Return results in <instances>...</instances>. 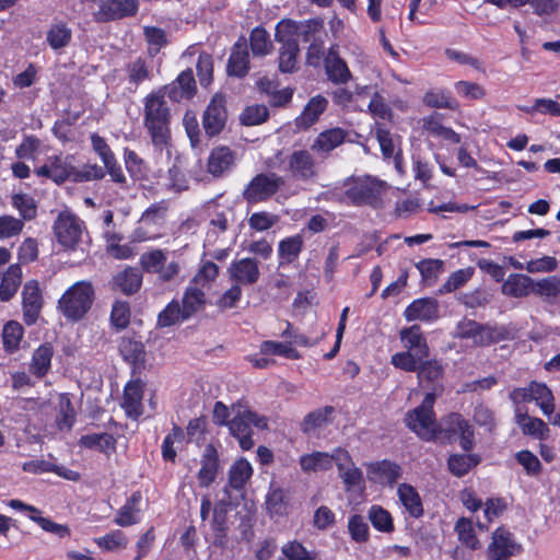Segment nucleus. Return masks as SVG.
Segmentation results:
<instances>
[{
	"instance_id": "obj_42",
	"label": "nucleus",
	"mask_w": 560,
	"mask_h": 560,
	"mask_svg": "<svg viewBox=\"0 0 560 560\" xmlns=\"http://www.w3.org/2000/svg\"><path fill=\"white\" fill-rule=\"evenodd\" d=\"M303 244L301 235L289 236L280 241L278 245L280 265L293 262L302 252Z\"/></svg>"
},
{
	"instance_id": "obj_61",
	"label": "nucleus",
	"mask_w": 560,
	"mask_h": 560,
	"mask_svg": "<svg viewBox=\"0 0 560 560\" xmlns=\"http://www.w3.org/2000/svg\"><path fill=\"white\" fill-rule=\"evenodd\" d=\"M417 375L419 382L429 381L434 382L442 377L443 375V366L441 362L436 359L427 360L423 359L420 361L419 368L417 369Z\"/></svg>"
},
{
	"instance_id": "obj_10",
	"label": "nucleus",
	"mask_w": 560,
	"mask_h": 560,
	"mask_svg": "<svg viewBox=\"0 0 560 560\" xmlns=\"http://www.w3.org/2000/svg\"><path fill=\"white\" fill-rule=\"evenodd\" d=\"M140 265L143 270L150 273L158 275L162 281H171L180 271V266L177 261H167V255L162 249H152L145 252L140 257Z\"/></svg>"
},
{
	"instance_id": "obj_59",
	"label": "nucleus",
	"mask_w": 560,
	"mask_h": 560,
	"mask_svg": "<svg viewBox=\"0 0 560 560\" xmlns=\"http://www.w3.org/2000/svg\"><path fill=\"white\" fill-rule=\"evenodd\" d=\"M373 527L380 532L389 533L394 529L393 518L388 511L380 505H372L368 513Z\"/></svg>"
},
{
	"instance_id": "obj_63",
	"label": "nucleus",
	"mask_w": 560,
	"mask_h": 560,
	"mask_svg": "<svg viewBox=\"0 0 560 560\" xmlns=\"http://www.w3.org/2000/svg\"><path fill=\"white\" fill-rule=\"evenodd\" d=\"M268 116L269 112L265 105H250L242 112L240 120L245 126H256L266 121Z\"/></svg>"
},
{
	"instance_id": "obj_7",
	"label": "nucleus",
	"mask_w": 560,
	"mask_h": 560,
	"mask_svg": "<svg viewBox=\"0 0 560 560\" xmlns=\"http://www.w3.org/2000/svg\"><path fill=\"white\" fill-rule=\"evenodd\" d=\"M166 209L159 205L149 207L139 219L130 234L133 243L153 241L163 235Z\"/></svg>"
},
{
	"instance_id": "obj_37",
	"label": "nucleus",
	"mask_w": 560,
	"mask_h": 560,
	"mask_svg": "<svg viewBox=\"0 0 560 560\" xmlns=\"http://www.w3.org/2000/svg\"><path fill=\"white\" fill-rule=\"evenodd\" d=\"M327 105L328 101L324 96L316 95L312 97L305 105L302 114L296 118L298 125L304 128L310 127L318 120Z\"/></svg>"
},
{
	"instance_id": "obj_18",
	"label": "nucleus",
	"mask_w": 560,
	"mask_h": 560,
	"mask_svg": "<svg viewBox=\"0 0 560 560\" xmlns=\"http://www.w3.org/2000/svg\"><path fill=\"white\" fill-rule=\"evenodd\" d=\"M404 316L408 322L434 320L439 317V302L432 298L417 299L406 307Z\"/></svg>"
},
{
	"instance_id": "obj_27",
	"label": "nucleus",
	"mask_w": 560,
	"mask_h": 560,
	"mask_svg": "<svg viewBox=\"0 0 560 560\" xmlns=\"http://www.w3.org/2000/svg\"><path fill=\"white\" fill-rule=\"evenodd\" d=\"M142 497L140 492H135L126 501V503L118 510L114 522L121 527L131 526L140 522V503Z\"/></svg>"
},
{
	"instance_id": "obj_23",
	"label": "nucleus",
	"mask_w": 560,
	"mask_h": 560,
	"mask_svg": "<svg viewBox=\"0 0 560 560\" xmlns=\"http://www.w3.org/2000/svg\"><path fill=\"white\" fill-rule=\"evenodd\" d=\"M288 168L298 179H310L316 175V164L312 154L305 150L294 151L290 155Z\"/></svg>"
},
{
	"instance_id": "obj_58",
	"label": "nucleus",
	"mask_w": 560,
	"mask_h": 560,
	"mask_svg": "<svg viewBox=\"0 0 560 560\" xmlns=\"http://www.w3.org/2000/svg\"><path fill=\"white\" fill-rule=\"evenodd\" d=\"M474 273V267H467L454 271L450 275L445 283L440 289V293H451L464 287L472 278Z\"/></svg>"
},
{
	"instance_id": "obj_6",
	"label": "nucleus",
	"mask_w": 560,
	"mask_h": 560,
	"mask_svg": "<svg viewBox=\"0 0 560 560\" xmlns=\"http://www.w3.org/2000/svg\"><path fill=\"white\" fill-rule=\"evenodd\" d=\"M384 187L383 182L365 176L347 180L335 194L340 201L364 203L373 201Z\"/></svg>"
},
{
	"instance_id": "obj_60",
	"label": "nucleus",
	"mask_w": 560,
	"mask_h": 560,
	"mask_svg": "<svg viewBox=\"0 0 560 560\" xmlns=\"http://www.w3.org/2000/svg\"><path fill=\"white\" fill-rule=\"evenodd\" d=\"M424 358L410 351H400L392 355L390 363L405 372H416Z\"/></svg>"
},
{
	"instance_id": "obj_1",
	"label": "nucleus",
	"mask_w": 560,
	"mask_h": 560,
	"mask_svg": "<svg viewBox=\"0 0 560 560\" xmlns=\"http://www.w3.org/2000/svg\"><path fill=\"white\" fill-rule=\"evenodd\" d=\"M37 176H44L60 184L66 180L77 183L100 179L104 176L103 168L96 164H86L80 168L72 165L68 158H49L47 163L35 171Z\"/></svg>"
},
{
	"instance_id": "obj_64",
	"label": "nucleus",
	"mask_w": 560,
	"mask_h": 560,
	"mask_svg": "<svg viewBox=\"0 0 560 560\" xmlns=\"http://www.w3.org/2000/svg\"><path fill=\"white\" fill-rule=\"evenodd\" d=\"M299 44L281 46L279 52V69L282 72H293L296 69Z\"/></svg>"
},
{
	"instance_id": "obj_50",
	"label": "nucleus",
	"mask_w": 560,
	"mask_h": 560,
	"mask_svg": "<svg viewBox=\"0 0 560 560\" xmlns=\"http://www.w3.org/2000/svg\"><path fill=\"white\" fill-rule=\"evenodd\" d=\"M80 445L86 448L109 453L115 450V439L108 433H92L80 439Z\"/></svg>"
},
{
	"instance_id": "obj_53",
	"label": "nucleus",
	"mask_w": 560,
	"mask_h": 560,
	"mask_svg": "<svg viewBox=\"0 0 560 560\" xmlns=\"http://www.w3.org/2000/svg\"><path fill=\"white\" fill-rule=\"evenodd\" d=\"M425 105L435 108L454 109L457 106L456 101L452 97L451 92L444 89H434L425 93L423 97Z\"/></svg>"
},
{
	"instance_id": "obj_32",
	"label": "nucleus",
	"mask_w": 560,
	"mask_h": 560,
	"mask_svg": "<svg viewBox=\"0 0 560 560\" xmlns=\"http://www.w3.org/2000/svg\"><path fill=\"white\" fill-rule=\"evenodd\" d=\"M142 284V273L135 267H127L115 275L113 285L125 294L136 293Z\"/></svg>"
},
{
	"instance_id": "obj_9",
	"label": "nucleus",
	"mask_w": 560,
	"mask_h": 560,
	"mask_svg": "<svg viewBox=\"0 0 560 560\" xmlns=\"http://www.w3.org/2000/svg\"><path fill=\"white\" fill-rule=\"evenodd\" d=\"M510 398L515 404L535 401L545 416L550 417L555 410V399L551 390L544 384L532 382L528 387L515 388Z\"/></svg>"
},
{
	"instance_id": "obj_51",
	"label": "nucleus",
	"mask_w": 560,
	"mask_h": 560,
	"mask_svg": "<svg viewBox=\"0 0 560 560\" xmlns=\"http://www.w3.org/2000/svg\"><path fill=\"white\" fill-rule=\"evenodd\" d=\"M249 43L254 56H266L270 54L273 48L269 34L262 27H255L252 31Z\"/></svg>"
},
{
	"instance_id": "obj_39",
	"label": "nucleus",
	"mask_w": 560,
	"mask_h": 560,
	"mask_svg": "<svg viewBox=\"0 0 560 560\" xmlns=\"http://www.w3.org/2000/svg\"><path fill=\"white\" fill-rule=\"evenodd\" d=\"M345 138L346 132L340 128L323 131L314 141L312 150L320 154H326L340 145L345 141Z\"/></svg>"
},
{
	"instance_id": "obj_40",
	"label": "nucleus",
	"mask_w": 560,
	"mask_h": 560,
	"mask_svg": "<svg viewBox=\"0 0 560 560\" xmlns=\"http://www.w3.org/2000/svg\"><path fill=\"white\" fill-rule=\"evenodd\" d=\"M533 290L532 279L525 275H510L502 284V292L513 298H523Z\"/></svg>"
},
{
	"instance_id": "obj_33",
	"label": "nucleus",
	"mask_w": 560,
	"mask_h": 560,
	"mask_svg": "<svg viewBox=\"0 0 560 560\" xmlns=\"http://www.w3.org/2000/svg\"><path fill=\"white\" fill-rule=\"evenodd\" d=\"M72 39V30L68 23L56 21L46 32V42L52 50H60L69 46Z\"/></svg>"
},
{
	"instance_id": "obj_11",
	"label": "nucleus",
	"mask_w": 560,
	"mask_h": 560,
	"mask_svg": "<svg viewBox=\"0 0 560 560\" xmlns=\"http://www.w3.org/2000/svg\"><path fill=\"white\" fill-rule=\"evenodd\" d=\"M228 120L225 100L221 94H215L208 104L203 116L202 125L206 133L210 137L219 135Z\"/></svg>"
},
{
	"instance_id": "obj_46",
	"label": "nucleus",
	"mask_w": 560,
	"mask_h": 560,
	"mask_svg": "<svg viewBox=\"0 0 560 560\" xmlns=\"http://www.w3.org/2000/svg\"><path fill=\"white\" fill-rule=\"evenodd\" d=\"M480 460L481 458L477 454H454L450 456L447 464L450 471L454 476L462 477L476 467Z\"/></svg>"
},
{
	"instance_id": "obj_48",
	"label": "nucleus",
	"mask_w": 560,
	"mask_h": 560,
	"mask_svg": "<svg viewBox=\"0 0 560 560\" xmlns=\"http://www.w3.org/2000/svg\"><path fill=\"white\" fill-rule=\"evenodd\" d=\"M51 358L52 348L49 345L37 348L32 357L31 372L37 377L44 376L50 369Z\"/></svg>"
},
{
	"instance_id": "obj_4",
	"label": "nucleus",
	"mask_w": 560,
	"mask_h": 560,
	"mask_svg": "<svg viewBox=\"0 0 560 560\" xmlns=\"http://www.w3.org/2000/svg\"><path fill=\"white\" fill-rule=\"evenodd\" d=\"M435 395L428 393L422 404L406 415L407 427L419 438L431 441L436 438L439 432H444L443 421L439 424L435 420L433 406Z\"/></svg>"
},
{
	"instance_id": "obj_3",
	"label": "nucleus",
	"mask_w": 560,
	"mask_h": 560,
	"mask_svg": "<svg viewBox=\"0 0 560 560\" xmlns=\"http://www.w3.org/2000/svg\"><path fill=\"white\" fill-rule=\"evenodd\" d=\"M94 288L89 281H77L58 300V311L71 322L80 320L91 308Z\"/></svg>"
},
{
	"instance_id": "obj_57",
	"label": "nucleus",
	"mask_w": 560,
	"mask_h": 560,
	"mask_svg": "<svg viewBox=\"0 0 560 560\" xmlns=\"http://www.w3.org/2000/svg\"><path fill=\"white\" fill-rule=\"evenodd\" d=\"M332 412L334 408L329 406L310 412L301 424L303 432L308 433L323 427L330 421Z\"/></svg>"
},
{
	"instance_id": "obj_52",
	"label": "nucleus",
	"mask_w": 560,
	"mask_h": 560,
	"mask_svg": "<svg viewBox=\"0 0 560 560\" xmlns=\"http://www.w3.org/2000/svg\"><path fill=\"white\" fill-rule=\"evenodd\" d=\"M266 506L271 515H285L289 506L285 491L281 488L270 489L266 498Z\"/></svg>"
},
{
	"instance_id": "obj_12",
	"label": "nucleus",
	"mask_w": 560,
	"mask_h": 560,
	"mask_svg": "<svg viewBox=\"0 0 560 560\" xmlns=\"http://www.w3.org/2000/svg\"><path fill=\"white\" fill-rule=\"evenodd\" d=\"M336 466L347 491L361 490L363 488L362 471L353 463L347 450L337 447Z\"/></svg>"
},
{
	"instance_id": "obj_22",
	"label": "nucleus",
	"mask_w": 560,
	"mask_h": 560,
	"mask_svg": "<svg viewBox=\"0 0 560 560\" xmlns=\"http://www.w3.org/2000/svg\"><path fill=\"white\" fill-rule=\"evenodd\" d=\"M230 278L238 285L254 284L259 278V268L255 259L243 258L231 264L229 267Z\"/></svg>"
},
{
	"instance_id": "obj_13",
	"label": "nucleus",
	"mask_w": 560,
	"mask_h": 560,
	"mask_svg": "<svg viewBox=\"0 0 560 560\" xmlns=\"http://www.w3.org/2000/svg\"><path fill=\"white\" fill-rule=\"evenodd\" d=\"M523 551L522 545L515 539L513 533L508 528L498 527L491 536V542L488 546V556H498L511 558Z\"/></svg>"
},
{
	"instance_id": "obj_26",
	"label": "nucleus",
	"mask_w": 560,
	"mask_h": 560,
	"mask_svg": "<svg viewBox=\"0 0 560 560\" xmlns=\"http://www.w3.org/2000/svg\"><path fill=\"white\" fill-rule=\"evenodd\" d=\"M219 469V455L212 444L205 447L201 467L198 471V482L201 487H209L215 479Z\"/></svg>"
},
{
	"instance_id": "obj_49",
	"label": "nucleus",
	"mask_w": 560,
	"mask_h": 560,
	"mask_svg": "<svg viewBox=\"0 0 560 560\" xmlns=\"http://www.w3.org/2000/svg\"><path fill=\"white\" fill-rule=\"evenodd\" d=\"M219 275V267L217 264L212 261H205L196 275L190 280V284L201 288L202 290L210 289L211 284L215 281Z\"/></svg>"
},
{
	"instance_id": "obj_56",
	"label": "nucleus",
	"mask_w": 560,
	"mask_h": 560,
	"mask_svg": "<svg viewBox=\"0 0 560 560\" xmlns=\"http://www.w3.org/2000/svg\"><path fill=\"white\" fill-rule=\"evenodd\" d=\"M23 327L18 322H9L2 330V339L5 351L14 352L18 350L23 337Z\"/></svg>"
},
{
	"instance_id": "obj_41",
	"label": "nucleus",
	"mask_w": 560,
	"mask_h": 560,
	"mask_svg": "<svg viewBox=\"0 0 560 560\" xmlns=\"http://www.w3.org/2000/svg\"><path fill=\"white\" fill-rule=\"evenodd\" d=\"M253 475V467L245 458L237 459L229 470V487L242 490Z\"/></svg>"
},
{
	"instance_id": "obj_15",
	"label": "nucleus",
	"mask_w": 560,
	"mask_h": 560,
	"mask_svg": "<svg viewBox=\"0 0 560 560\" xmlns=\"http://www.w3.org/2000/svg\"><path fill=\"white\" fill-rule=\"evenodd\" d=\"M282 179L276 175H257L247 186L244 196L248 202H259L272 196Z\"/></svg>"
},
{
	"instance_id": "obj_38",
	"label": "nucleus",
	"mask_w": 560,
	"mask_h": 560,
	"mask_svg": "<svg viewBox=\"0 0 560 560\" xmlns=\"http://www.w3.org/2000/svg\"><path fill=\"white\" fill-rule=\"evenodd\" d=\"M326 73L335 83H346L350 80L351 73L346 63L332 49L329 50L325 60Z\"/></svg>"
},
{
	"instance_id": "obj_35",
	"label": "nucleus",
	"mask_w": 560,
	"mask_h": 560,
	"mask_svg": "<svg viewBox=\"0 0 560 560\" xmlns=\"http://www.w3.org/2000/svg\"><path fill=\"white\" fill-rule=\"evenodd\" d=\"M454 532L457 535L458 541L470 550H477L481 548V541L479 540L474 522L468 517H459L455 525Z\"/></svg>"
},
{
	"instance_id": "obj_16",
	"label": "nucleus",
	"mask_w": 560,
	"mask_h": 560,
	"mask_svg": "<svg viewBox=\"0 0 560 560\" xmlns=\"http://www.w3.org/2000/svg\"><path fill=\"white\" fill-rule=\"evenodd\" d=\"M138 9V0H106L101 3L94 16L100 22L118 20L135 15Z\"/></svg>"
},
{
	"instance_id": "obj_17",
	"label": "nucleus",
	"mask_w": 560,
	"mask_h": 560,
	"mask_svg": "<svg viewBox=\"0 0 560 560\" xmlns=\"http://www.w3.org/2000/svg\"><path fill=\"white\" fill-rule=\"evenodd\" d=\"M444 432L448 438L457 436L464 451H470L474 446V432L470 424L459 415H451L443 420Z\"/></svg>"
},
{
	"instance_id": "obj_30",
	"label": "nucleus",
	"mask_w": 560,
	"mask_h": 560,
	"mask_svg": "<svg viewBox=\"0 0 560 560\" xmlns=\"http://www.w3.org/2000/svg\"><path fill=\"white\" fill-rule=\"evenodd\" d=\"M164 91L168 97L174 101L189 98L195 91V79L191 70H186L179 73L177 79L170 85L165 86Z\"/></svg>"
},
{
	"instance_id": "obj_47",
	"label": "nucleus",
	"mask_w": 560,
	"mask_h": 560,
	"mask_svg": "<svg viewBox=\"0 0 560 560\" xmlns=\"http://www.w3.org/2000/svg\"><path fill=\"white\" fill-rule=\"evenodd\" d=\"M300 23L292 20H282L277 24L276 27V39L282 46H289V44H299L298 39L301 37Z\"/></svg>"
},
{
	"instance_id": "obj_24",
	"label": "nucleus",
	"mask_w": 560,
	"mask_h": 560,
	"mask_svg": "<svg viewBox=\"0 0 560 560\" xmlns=\"http://www.w3.org/2000/svg\"><path fill=\"white\" fill-rule=\"evenodd\" d=\"M337 448L331 453L312 452L300 457L301 469L305 474L329 470L336 464Z\"/></svg>"
},
{
	"instance_id": "obj_31",
	"label": "nucleus",
	"mask_w": 560,
	"mask_h": 560,
	"mask_svg": "<svg viewBox=\"0 0 560 560\" xmlns=\"http://www.w3.org/2000/svg\"><path fill=\"white\" fill-rule=\"evenodd\" d=\"M130 209L125 207L121 210V219L117 215L116 220L114 219V213L110 210H106L103 212V235L106 242V245L113 242H120L122 240L121 225L124 219L129 214Z\"/></svg>"
},
{
	"instance_id": "obj_34",
	"label": "nucleus",
	"mask_w": 560,
	"mask_h": 560,
	"mask_svg": "<svg viewBox=\"0 0 560 560\" xmlns=\"http://www.w3.org/2000/svg\"><path fill=\"white\" fill-rule=\"evenodd\" d=\"M248 51L245 39L235 43L228 62L230 75L244 77L248 71Z\"/></svg>"
},
{
	"instance_id": "obj_21",
	"label": "nucleus",
	"mask_w": 560,
	"mask_h": 560,
	"mask_svg": "<svg viewBox=\"0 0 560 560\" xmlns=\"http://www.w3.org/2000/svg\"><path fill=\"white\" fill-rule=\"evenodd\" d=\"M22 296L24 320L32 325L36 322L42 308V295L37 282L30 281L25 283Z\"/></svg>"
},
{
	"instance_id": "obj_5",
	"label": "nucleus",
	"mask_w": 560,
	"mask_h": 560,
	"mask_svg": "<svg viewBox=\"0 0 560 560\" xmlns=\"http://www.w3.org/2000/svg\"><path fill=\"white\" fill-rule=\"evenodd\" d=\"M54 235L57 243L68 252H75L82 243L85 226L72 212L61 211L54 222Z\"/></svg>"
},
{
	"instance_id": "obj_44",
	"label": "nucleus",
	"mask_w": 560,
	"mask_h": 560,
	"mask_svg": "<svg viewBox=\"0 0 560 560\" xmlns=\"http://www.w3.org/2000/svg\"><path fill=\"white\" fill-rule=\"evenodd\" d=\"M97 547L107 552H118L127 548L128 538L119 529L112 530L104 536L96 537L93 539Z\"/></svg>"
},
{
	"instance_id": "obj_28",
	"label": "nucleus",
	"mask_w": 560,
	"mask_h": 560,
	"mask_svg": "<svg viewBox=\"0 0 560 560\" xmlns=\"http://www.w3.org/2000/svg\"><path fill=\"white\" fill-rule=\"evenodd\" d=\"M397 495L409 516L415 518L422 516V500L415 487L409 483H400L397 489Z\"/></svg>"
},
{
	"instance_id": "obj_20",
	"label": "nucleus",
	"mask_w": 560,
	"mask_h": 560,
	"mask_svg": "<svg viewBox=\"0 0 560 560\" xmlns=\"http://www.w3.org/2000/svg\"><path fill=\"white\" fill-rule=\"evenodd\" d=\"M143 384L140 381H131L125 386L121 407L131 419H138L143 413Z\"/></svg>"
},
{
	"instance_id": "obj_29",
	"label": "nucleus",
	"mask_w": 560,
	"mask_h": 560,
	"mask_svg": "<svg viewBox=\"0 0 560 560\" xmlns=\"http://www.w3.org/2000/svg\"><path fill=\"white\" fill-rule=\"evenodd\" d=\"M235 163L234 153L228 147L214 148L208 160V171L213 176H221Z\"/></svg>"
},
{
	"instance_id": "obj_8",
	"label": "nucleus",
	"mask_w": 560,
	"mask_h": 560,
	"mask_svg": "<svg viewBox=\"0 0 560 560\" xmlns=\"http://www.w3.org/2000/svg\"><path fill=\"white\" fill-rule=\"evenodd\" d=\"M456 335L459 338L469 339L476 346H489L504 339L503 327L481 325L475 320L464 319L458 323Z\"/></svg>"
},
{
	"instance_id": "obj_54",
	"label": "nucleus",
	"mask_w": 560,
	"mask_h": 560,
	"mask_svg": "<svg viewBox=\"0 0 560 560\" xmlns=\"http://www.w3.org/2000/svg\"><path fill=\"white\" fill-rule=\"evenodd\" d=\"M59 415L57 424L60 430H71L75 421V412L67 394H59Z\"/></svg>"
},
{
	"instance_id": "obj_2",
	"label": "nucleus",
	"mask_w": 560,
	"mask_h": 560,
	"mask_svg": "<svg viewBox=\"0 0 560 560\" xmlns=\"http://www.w3.org/2000/svg\"><path fill=\"white\" fill-rule=\"evenodd\" d=\"M164 90L147 95L143 100V121L155 145H163L168 139L170 109L165 103Z\"/></svg>"
},
{
	"instance_id": "obj_14",
	"label": "nucleus",
	"mask_w": 560,
	"mask_h": 560,
	"mask_svg": "<svg viewBox=\"0 0 560 560\" xmlns=\"http://www.w3.org/2000/svg\"><path fill=\"white\" fill-rule=\"evenodd\" d=\"M7 504L13 510L25 513L31 521L38 524L45 532L52 533L61 538L70 535V530L66 525L55 523L50 518L40 516V511L34 505L26 504L18 499H12L8 501Z\"/></svg>"
},
{
	"instance_id": "obj_43",
	"label": "nucleus",
	"mask_w": 560,
	"mask_h": 560,
	"mask_svg": "<svg viewBox=\"0 0 560 560\" xmlns=\"http://www.w3.org/2000/svg\"><path fill=\"white\" fill-rule=\"evenodd\" d=\"M22 279V270L18 265L9 267L0 283V300L9 301L18 291Z\"/></svg>"
},
{
	"instance_id": "obj_45",
	"label": "nucleus",
	"mask_w": 560,
	"mask_h": 560,
	"mask_svg": "<svg viewBox=\"0 0 560 560\" xmlns=\"http://www.w3.org/2000/svg\"><path fill=\"white\" fill-rule=\"evenodd\" d=\"M206 304V291L189 283L183 296L184 315L191 316Z\"/></svg>"
},
{
	"instance_id": "obj_19",
	"label": "nucleus",
	"mask_w": 560,
	"mask_h": 560,
	"mask_svg": "<svg viewBox=\"0 0 560 560\" xmlns=\"http://www.w3.org/2000/svg\"><path fill=\"white\" fill-rule=\"evenodd\" d=\"M366 475L370 481L381 485H393L401 475L399 465L382 460L366 465Z\"/></svg>"
},
{
	"instance_id": "obj_55",
	"label": "nucleus",
	"mask_w": 560,
	"mask_h": 560,
	"mask_svg": "<svg viewBox=\"0 0 560 560\" xmlns=\"http://www.w3.org/2000/svg\"><path fill=\"white\" fill-rule=\"evenodd\" d=\"M260 352L261 354L279 355L291 360L300 358L292 342L264 341L260 346Z\"/></svg>"
},
{
	"instance_id": "obj_25",
	"label": "nucleus",
	"mask_w": 560,
	"mask_h": 560,
	"mask_svg": "<svg viewBox=\"0 0 560 560\" xmlns=\"http://www.w3.org/2000/svg\"><path fill=\"white\" fill-rule=\"evenodd\" d=\"M399 338L404 350L413 352L425 359L429 357L430 349L427 339L418 325L401 329Z\"/></svg>"
},
{
	"instance_id": "obj_62",
	"label": "nucleus",
	"mask_w": 560,
	"mask_h": 560,
	"mask_svg": "<svg viewBox=\"0 0 560 560\" xmlns=\"http://www.w3.org/2000/svg\"><path fill=\"white\" fill-rule=\"evenodd\" d=\"M281 551L288 560H317V556L314 551L307 550L296 540L284 544Z\"/></svg>"
},
{
	"instance_id": "obj_36",
	"label": "nucleus",
	"mask_w": 560,
	"mask_h": 560,
	"mask_svg": "<svg viewBox=\"0 0 560 560\" xmlns=\"http://www.w3.org/2000/svg\"><path fill=\"white\" fill-rule=\"evenodd\" d=\"M515 419L524 434L532 435L539 440H544L548 436L549 428L541 419L529 417L520 409H516Z\"/></svg>"
}]
</instances>
